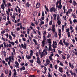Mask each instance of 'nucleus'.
I'll use <instances>...</instances> for the list:
<instances>
[{"instance_id": "27", "label": "nucleus", "mask_w": 77, "mask_h": 77, "mask_svg": "<svg viewBox=\"0 0 77 77\" xmlns=\"http://www.w3.org/2000/svg\"><path fill=\"white\" fill-rule=\"evenodd\" d=\"M57 47V45H52V47L54 48H56Z\"/></svg>"}, {"instance_id": "18", "label": "nucleus", "mask_w": 77, "mask_h": 77, "mask_svg": "<svg viewBox=\"0 0 77 77\" xmlns=\"http://www.w3.org/2000/svg\"><path fill=\"white\" fill-rule=\"evenodd\" d=\"M11 35L12 36H13L14 37V38H15L16 37V35H15V34H14V32H11Z\"/></svg>"}, {"instance_id": "14", "label": "nucleus", "mask_w": 77, "mask_h": 77, "mask_svg": "<svg viewBox=\"0 0 77 77\" xmlns=\"http://www.w3.org/2000/svg\"><path fill=\"white\" fill-rule=\"evenodd\" d=\"M45 40H43L42 42V46L43 47H44L45 46Z\"/></svg>"}, {"instance_id": "42", "label": "nucleus", "mask_w": 77, "mask_h": 77, "mask_svg": "<svg viewBox=\"0 0 77 77\" xmlns=\"http://www.w3.org/2000/svg\"><path fill=\"white\" fill-rule=\"evenodd\" d=\"M64 44L66 45L67 47H68L69 45V44L68 43L66 42V43H65Z\"/></svg>"}, {"instance_id": "23", "label": "nucleus", "mask_w": 77, "mask_h": 77, "mask_svg": "<svg viewBox=\"0 0 77 77\" xmlns=\"http://www.w3.org/2000/svg\"><path fill=\"white\" fill-rule=\"evenodd\" d=\"M60 16H59V15L58 14L57 17V21L60 20Z\"/></svg>"}, {"instance_id": "31", "label": "nucleus", "mask_w": 77, "mask_h": 77, "mask_svg": "<svg viewBox=\"0 0 77 77\" xmlns=\"http://www.w3.org/2000/svg\"><path fill=\"white\" fill-rule=\"evenodd\" d=\"M12 19H13V20H15V15H14V14H13V16H12V17H11Z\"/></svg>"}, {"instance_id": "62", "label": "nucleus", "mask_w": 77, "mask_h": 77, "mask_svg": "<svg viewBox=\"0 0 77 77\" xmlns=\"http://www.w3.org/2000/svg\"><path fill=\"white\" fill-rule=\"evenodd\" d=\"M49 59L50 60H53V59H52V57L49 56Z\"/></svg>"}, {"instance_id": "7", "label": "nucleus", "mask_w": 77, "mask_h": 77, "mask_svg": "<svg viewBox=\"0 0 77 77\" xmlns=\"http://www.w3.org/2000/svg\"><path fill=\"white\" fill-rule=\"evenodd\" d=\"M58 35H59V39H60V38L61 37V35H62V34H61V29H58Z\"/></svg>"}, {"instance_id": "45", "label": "nucleus", "mask_w": 77, "mask_h": 77, "mask_svg": "<svg viewBox=\"0 0 77 77\" xmlns=\"http://www.w3.org/2000/svg\"><path fill=\"white\" fill-rule=\"evenodd\" d=\"M61 1H62L61 0H59L58 1V4L59 5H61V4L62 3Z\"/></svg>"}, {"instance_id": "39", "label": "nucleus", "mask_w": 77, "mask_h": 77, "mask_svg": "<svg viewBox=\"0 0 77 77\" xmlns=\"http://www.w3.org/2000/svg\"><path fill=\"white\" fill-rule=\"evenodd\" d=\"M48 43H49V44H51V39L50 38L48 39Z\"/></svg>"}, {"instance_id": "8", "label": "nucleus", "mask_w": 77, "mask_h": 77, "mask_svg": "<svg viewBox=\"0 0 77 77\" xmlns=\"http://www.w3.org/2000/svg\"><path fill=\"white\" fill-rule=\"evenodd\" d=\"M69 72L71 74V75L72 76L74 75V76H76V74L75 72H72V70H70Z\"/></svg>"}, {"instance_id": "20", "label": "nucleus", "mask_w": 77, "mask_h": 77, "mask_svg": "<svg viewBox=\"0 0 77 77\" xmlns=\"http://www.w3.org/2000/svg\"><path fill=\"white\" fill-rule=\"evenodd\" d=\"M59 44L62 45V46H63V43L62 42V40H60V42H59Z\"/></svg>"}, {"instance_id": "40", "label": "nucleus", "mask_w": 77, "mask_h": 77, "mask_svg": "<svg viewBox=\"0 0 77 77\" xmlns=\"http://www.w3.org/2000/svg\"><path fill=\"white\" fill-rule=\"evenodd\" d=\"M11 57H12V60H14V53L13 52H11Z\"/></svg>"}, {"instance_id": "59", "label": "nucleus", "mask_w": 77, "mask_h": 77, "mask_svg": "<svg viewBox=\"0 0 77 77\" xmlns=\"http://www.w3.org/2000/svg\"><path fill=\"white\" fill-rule=\"evenodd\" d=\"M37 33H38L39 35H41V32H40L39 31L37 30Z\"/></svg>"}, {"instance_id": "51", "label": "nucleus", "mask_w": 77, "mask_h": 77, "mask_svg": "<svg viewBox=\"0 0 77 77\" xmlns=\"http://www.w3.org/2000/svg\"><path fill=\"white\" fill-rule=\"evenodd\" d=\"M8 73V70L7 69H6L5 71V74H7Z\"/></svg>"}, {"instance_id": "22", "label": "nucleus", "mask_w": 77, "mask_h": 77, "mask_svg": "<svg viewBox=\"0 0 77 77\" xmlns=\"http://www.w3.org/2000/svg\"><path fill=\"white\" fill-rule=\"evenodd\" d=\"M52 45H57V42H56V41H53V43L52 44Z\"/></svg>"}, {"instance_id": "43", "label": "nucleus", "mask_w": 77, "mask_h": 77, "mask_svg": "<svg viewBox=\"0 0 77 77\" xmlns=\"http://www.w3.org/2000/svg\"><path fill=\"white\" fill-rule=\"evenodd\" d=\"M61 57L64 60H65V58H66L65 56H64L63 55H62Z\"/></svg>"}, {"instance_id": "36", "label": "nucleus", "mask_w": 77, "mask_h": 77, "mask_svg": "<svg viewBox=\"0 0 77 77\" xmlns=\"http://www.w3.org/2000/svg\"><path fill=\"white\" fill-rule=\"evenodd\" d=\"M6 32V31L5 30H2V31H1V34H4V33H5Z\"/></svg>"}, {"instance_id": "38", "label": "nucleus", "mask_w": 77, "mask_h": 77, "mask_svg": "<svg viewBox=\"0 0 77 77\" xmlns=\"http://www.w3.org/2000/svg\"><path fill=\"white\" fill-rule=\"evenodd\" d=\"M64 27H65V26H64V25H63L62 26V27L61 28V29L62 30V31L63 32V30H64Z\"/></svg>"}, {"instance_id": "2", "label": "nucleus", "mask_w": 77, "mask_h": 77, "mask_svg": "<svg viewBox=\"0 0 77 77\" xmlns=\"http://www.w3.org/2000/svg\"><path fill=\"white\" fill-rule=\"evenodd\" d=\"M8 41L9 43H10L9 44H7V45H6V44L5 42H4L3 43V44H4V46L5 47H7V48H9H9H10V47H11L12 46V45L11 44V42H10V40H8Z\"/></svg>"}, {"instance_id": "53", "label": "nucleus", "mask_w": 77, "mask_h": 77, "mask_svg": "<svg viewBox=\"0 0 77 77\" xmlns=\"http://www.w3.org/2000/svg\"><path fill=\"white\" fill-rule=\"evenodd\" d=\"M54 67L55 69H57V65H55L54 66Z\"/></svg>"}, {"instance_id": "52", "label": "nucleus", "mask_w": 77, "mask_h": 77, "mask_svg": "<svg viewBox=\"0 0 77 77\" xmlns=\"http://www.w3.org/2000/svg\"><path fill=\"white\" fill-rule=\"evenodd\" d=\"M17 72H14L13 75V76L14 77H15V76L17 75Z\"/></svg>"}, {"instance_id": "17", "label": "nucleus", "mask_w": 77, "mask_h": 77, "mask_svg": "<svg viewBox=\"0 0 77 77\" xmlns=\"http://www.w3.org/2000/svg\"><path fill=\"white\" fill-rule=\"evenodd\" d=\"M33 42L35 43V45H37V44H38V42H37V41L36 40V39H33Z\"/></svg>"}, {"instance_id": "4", "label": "nucleus", "mask_w": 77, "mask_h": 77, "mask_svg": "<svg viewBox=\"0 0 77 77\" xmlns=\"http://www.w3.org/2000/svg\"><path fill=\"white\" fill-rule=\"evenodd\" d=\"M45 61L46 63L45 64V66H47V65H49V63H50V61L48 59H46L45 60Z\"/></svg>"}, {"instance_id": "50", "label": "nucleus", "mask_w": 77, "mask_h": 77, "mask_svg": "<svg viewBox=\"0 0 77 77\" xmlns=\"http://www.w3.org/2000/svg\"><path fill=\"white\" fill-rule=\"evenodd\" d=\"M12 62V61L10 59L9 60V61L8 62V63L9 65H10V64H11V62Z\"/></svg>"}, {"instance_id": "25", "label": "nucleus", "mask_w": 77, "mask_h": 77, "mask_svg": "<svg viewBox=\"0 0 77 77\" xmlns=\"http://www.w3.org/2000/svg\"><path fill=\"white\" fill-rule=\"evenodd\" d=\"M74 50L75 51V52H73V53H74L75 54V55L76 56H77V50L76 49H74Z\"/></svg>"}, {"instance_id": "3", "label": "nucleus", "mask_w": 77, "mask_h": 77, "mask_svg": "<svg viewBox=\"0 0 77 77\" xmlns=\"http://www.w3.org/2000/svg\"><path fill=\"white\" fill-rule=\"evenodd\" d=\"M50 12H55V14H57V9H55L54 7H52L51 8L50 10Z\"/></svg>"}, {"instance_id": "21", "label": "nucleus", "mask_w": 77, "mask_h": 77, "mask_svg": "<svg viewBox=\"0 0 77 77\" xmlns=\"http://www.w3.org/2000/svg\"><path fill=\"white\" fill-rule=\"evenodd\" d=\"M2 53L4 55L5 57H6V53L5 51H2Z\"/></svg>"}, {"instance_id": "35", "label": "nucleus", "mask_w": 77, "mask_h": 77, "mask_svg": "<svg viewBox=\"0 0 77 77\" xmlns=\"http://www.w3.org/2000/svg\"><path fill=\"white\" fill-rule=\"evenodd\" d=\"M68 38H69L71 36V34H70V32H68L67 33Z\"/></svg>"}, {"instance_id": "12", "label": "nucleus", "mask_w": 77, "mask_h": 77, "mask_svg": "<svg viewBox=\"0 0 77 77\" xmlns=\"http://www.w3.org/2000/svg\"><path fill=\"white\" fill-rule=\"evenodd\" d=\"M14 63L15 64V67L16 68H19L18 66H19V63L17 61H15L14 62Z\"/></svg>"}, {"instance_id": "24", "label": "nucleus", "mask_w": 77, "mask_h": 77, "mask_svg": "<svg viewBox=\"0 0 77 77\" xmlns=\"http://www.w3.org/2000/svg\"><path fill=\"white\" fill-rule=\"evenodd\" d=\"M47 50H48V48L47 46H46L45 48L43 50V51L46 52V51H47Z\"/></svg>"}, {"instance_id": "46", "label": "nucleus", "mask_w": 77, "mask_h": 77, "mask_svg": "<svg viewBox=\"0 0 77 77\" xmlns=\"http://www.w3.org/2000/svg\"><path fill=\"white\" fill-rule=\"evenodd\" d=\"M22 40L24 42H25L26 41V38H25L23 37L22 38Z\"/></svg>"}, {"instance_id": "47", "label": "nucleus", "mask_w": 77, "mask_h": 77, "mask_svg": "<svg viewBox=\"0 0 77 77\" xmlns=\"http://www.w3.org/2000/svg\"><path fill=\"white\" fill-rule=\"evenodd\" d=\"M52 30L53 33H55L56 32V29L55 28L52 29Z\"/></svg>"}, {"instance_id": "29", "label": "nucleus", "mask_w": 77, "mask_h": 77, "mask_svg": "<svg viewBox=\"0 0 77 77\" xmlns=\"http://www.w3.org/2000/svg\"><path fill=\"white\" fill-rule=\"evenodd\" d=\"M11 5H12V4H11L10 3H7V7L8 8H9L10 6H11Z\"/></svg>"}, {"instance_id": "32", "label": "nucleus", "mask_w": 77, "mask_h": 77, "mask_svg": "<svg viewBox=\"0 0 77 77\" xmlns=\"http://www.w3.org/2000/svg\"><path fill=\"white\" fill-rule=\"evenodd\" d=\"M63 9L64 11V14H65V13H66V9H65V6H64L63 7Z\"/></svg>"}, {"instance_id": "33", "label": "nucleus", "mask_w": 77, "mask_h": 77, "mask_svg": "<svg viewBox=\"0 0 77 77\" xmlns=\"http://www.w3.org/2000/svg\"><path fill=\"white\" fill-rule=\"evenodd\" d=\"M73 4H73L74 6H75V5H77V2H75V1L73 0Z\"/></svg>"}, {"instance_id": "63", "label": "nucleus", "mask_w": 77, "mask_h": 77, "mask_svg": "<svg viewBox=\"0 0 77 77\" xmlns=\"http://www.w3.org/2000/svg\"><path fill=\"white\" fill-rule=\"evenodd\" d=\"M46 23H48V17L46 18Z\"/></svg>"}, {"instance_id": "19", "label": "nucleus", "mask_w": 77, "mask_h": 77, "mask_svg": "<svg viewBox=\"0 0 77 77\" xmlns=\"http://www.w3.org/2000/svg\"><path fill=\"white\" fill-rule=\"evenodd\" d=\"M40 7V3H38L37 4L36 7V8H39V7Z\"/></svg>"}, {"instance_id": "44", "label": "nucleus", "mask_w": 77, "mask_h": 77, "mask_svg": "<svg viewBox=\"0 0 77 77\" xmlns=\"http://www.w3.org/2000/svg\"><path fill=\"white\" fill-rule=\"evenodd\" d=\"M68 11H69V13L70 14V12H72V9L71 8H70Z\"/></svg>"}, {"instance_id": "41", "label": "nucleus", "mask_w": 77, "mask_h": 77, "mask_svg": "<svg viewBox=\"0 0 77 77\" xmlns=\"http://www.w3.org/2000/svg\"><path fill=\"white\" fill-rule=\"evenodd\" d=\"M26 7H29V6H30V4H29V3L28 2H27L26 4Z\"/></svg>"}, {"instance_id": "1", "label": "nucleus", "mask_w": 77, "mask_h": 77, "mask_svg": "<svg viewBox=\"0 0 77 77\" xmlns=\"http://www.w3.org/2000/svg\"><path fill=\"white\" fill-rule=\"evenodd\" d=\"M6 14H7L8 16H7V18L8 20L7 23H6L5 25L6 26H8V24H11L12 23H11V21L9 20V13L7 11H6Z\"/></svg>"}, {"instance_id": "56", "label": "nucleus", "mask_w": 77, "mask_h": 77, "mask_svg": "<svg viewBox=\"0 0 77 77\" xmlns=\"http://www.w3.org/2000/svg\"><path fill=\"white\" fill-rule=\"evenodd\" d=\"M15 44H18V40H16V41L15 42Z\"/></svg>"}, {"instance_id": "49", "label": "nucleus", "mask_w": 77, "mask_h": 77, "mask_svg": "<svg viewBox=\"0 0 77 77\" xmlns=\"http://www.w3.org/2000/svg\"><path fill=\"white\" fill-rule=\"evenodd\" d=\"M72 16L73 18H76V16L75 15H74V14H72Z\"/></svg>"}, {"instance_id": "60", "label": "nucleus", "mask_w": 77, "mask_h": 77, "mask_svg": "<svg viewBox=\"0 0 77 77\" xmlns=\"http://www.w3.org/2000/svg\"><path fill=\"white\" fill-rule=\"evenodd\" d=\"M40 24H44V22L42 21V20L40 21Z\"/></svg>"}, {"instance_id": "10", "label": "nucleus", "mask_w": 77, "mask_h": 77, "mask_svg": "<svg viewBox=\"0 0 77 77\" xmlns=\"http://www.w3.org/2000/svg\"><path fill=\"white\" fill-rule=\"evenodd\" d=\"M5 8V5H4V4H2V5H1V8L2 9H3V11H4Z\"/></svg>"}, {"instance_id": "55", "label": "nucleus", "mask_w": 77, "mask_h": 77, "mask_svg": "<svg viewBox=\"0 0 77 77\" xmlns=\"http://www.w3.org/2000/svg\"><path fill=\"white\" fill-rule=\"evenodd\" d=\"M48 77H51V75H50V72H48Z\"/></svg>"}, {"instance_id": "13", "label": "nucleus", "mask_w": 77, "mask_h": 77, "mask_svg": "<svg viewBox=\"0 0 77 77\" xmlns=\"http://www.w3.org/2000/svg\"><path fill=\"white\" fill-rule=\"evenodd\" d=\"M2 2L3 3V4H4L5 8H7V4L6 3V0H2Z\"/></svg>"}, {"instance_id": "9", "label": "nucleus", "mask_w": 77, "mask_h": 77, "mask_svg": "<svg viewBox=\"0 0 77 77\" xmlns=\"http://www.w3.org/2000/svg\"><path fill=\"white\" fill-rule=\"evenodd\" d=\"M58 70L60 72H63V68L59 67L58 69Z\"/></svg>"}, {"instance_id": "26", "label": "nucleus", "mask_w": 77, "mask_h": 77, "mask_svg": "<svg viewBox=\"0 0 77 77\" xmlns=\"http://www.w3.org/2000/svg\"><path fill=\"white\" fill-rule=\"evenodd\" d=\"M9 39H10V41H12V36L11 35H10L9 36Z\"/></svg>"}, {"instance_id": "6", "label": "nucleus", "mask_w": 77, "mask_h": 77, "mask_svg": "<svg viewBox=\"0 0 77 77\" xmlns=\"http://www.w3.org/2000/svg\"><path fill=\"white\" fill-rule=\"evenodd\" d=\"M56 7L57 8L58 10H59V9H61L62 8V5L61 4H59V5H56Z\"/></svg>"}, {"instance_id": "30", "label": "nucleus", "mask_w": 77, "mask_h": 77, "mask_svg": "<svg viewBox=\"0 0 77 77\" xmlns=\"http://www.w3.org/2000/svg\"><path fill=\"white\" fill-rule=\"evenodd\" d=\"M51 36V35L50 33H48V35L47 36V38H50Z\"/></svg>"}, {"instance_id": "11", "label": "nucleus", "mask_w": 77, "mask_h": 77, "mask_svg": "<svg viewBox=\"0 0 77 77\" xmlns=\"http://www.w3.org/2000/svg\"><path fill=\"white\" fill-rule=\"evenodd\" d=\"M69 66H70L72 69H74V65L71 64L72 63L71 62L69 63Z\"/></svg>"}, {"instance_id": "16", "label": "nucleus", "mask_w": 77, "mask_h": 77, "mask_svg": "<svg viewBox=\"0 0 77 77\" xmlns=\"http://www.w3.org/2000/svg\"><path fill=\"white\" fill-rule=\"evenodd\" d=\"M31 57H32V56H31V55H29L28 56H27V55H26V57L27 59H32Z\"/></svg>"}, {"instance_id": "37", "label": "nucleus", "mask_w": 77, "mask_h": 77, "mask_svg": "<svg viewBox=\"0 0 77 77\" xmlns=\"http://www.w3.org/2000/svg\"><path fill=\"white\" fill-rule=\"evenodd\" d=\"M57 23L58 25H60L61 24V22L60 20H57Z\"/></svg>"}, {"instance_id": "54", "label": "nucleus", "mask_w": 77, "mask_h": 77, "mask_svg": "<svg viewBox=\"0 0 77 77\" xmlns=\"http://www.w3.org/2000/svg\"><path fill=\"white\" fill-rule=\"evenodd\" d=\"M50 67L51 68H53V65H52V63H51L49 64Z\"/></svg>"}, {"instance_id": "28", "label": "nucleus", "mask_w": 77, "mask_h": 77, "mask_svg": "<svg viewBox=\"0 0 77 77\" xmlns=\"http://www.w3.org/2000/svg\"><path fill=\"white\" fill-rule=\"evenodd\" d=\"M42 54H43L44 55L47 56V54H48V53L47 52H44L43 51L42 52Z\"/></svg>"}, {"instance_id": "58", "label": "nucleus", "mask_w": 77, "mask_h": 77, "mask_svg": "<svg viewBox=\"0 0 77 77\" xmlns=\"http://www.w3.org/2000/svg\"><path fill=\"white\" fill-rule=\"evenodd\" d=\"M21 23H18L17 24V26H21Z\"/></svg>"}, {"instance_id": "61", "label": "nucleus", "mask_w": 77, "mask_h": 77, "mask_svg": "<svg viewBox=\"0 0 77 77\" xmlns=\"http://www.w3.org/2000/svg\"><path fill=\"white\" fill-rule=\"evenodd\" d=\"M62 53V51H60L59 50H58V53H59V54H61V53Z\"/></svg>"}, {"instance_id": "5", "label": "nucleus", "mask_w": 77, "mask_h": 77, "mask_svg": "<svg viewBox=\"0 0 77 77\" xmlns=\"http://www.w3.org/2000/svg\"><path fill=\"white\" fill-rule=\"evenodd\" d=\"M26 43H24V45L22 43L21 44V47H22L23 48L24 50L26 49Z\"/></svg>"}, {"instance_id": "48", "label": "nucleus", "mask_w": 77, "mask_h": 77, "mask_svg": "<svg viewBox=\"0 0 77 77\" xmlns=\"http://www.w3.org/2000/svg\"><path fill=\"white\" fill-rule=\"evenodd\" d=\"M3 20H5V21H6V17L5 16H4L3 17Z\"/></svg>"}, {"instance_id": "64", "label": "nucleus", "mask_w": 77, "mask_h": 77, "mask_svg": "<svg viewBox=\"0 0 77 77\" xmlns=\"http://www.w3.org/2000/svg\"><path fill=\"white\" fill-rule=\"evenodd\" d=\"M73 22L74 23H77V20L76 19H74L73 20Z\"/></svg>"}, {"instance_id": "15", "label": "nucleus", "mask_w": 77, "mask_h": 77, "mask_svg": "<svg viewBox=\"0 0 77 77\" xmlns=\"http://www.w3.org/2000/svg\"><path fill=\"white\" fill-rule=\"evenodd\" d=\"M29 52H30V55L31 56H32L33 54V51L32 50H30Z\"/></svg>"}, {"instance_id": "57", "label": "nucleus", "mask_w": 77, "mask_h": 77, "mask_svg": "<svg viewBox=\"0 0 77 77\" xmlns=\"http://www.w3.org/2000/svg\"><path fill=\"white\" fill-rule=\"evenodd\" d=\"M11 72L9 71V73L8 77H11Z\"/></svg>"}, {"instance_id": "34", "label": "nucleus", "mask_w": 77, "mask_h": 77, "mask_svg": "<svg viewBox=\"0 0 77 77\" xmlns=\"http://www.w3.org/2000/svg\"><path fill=\"white\" fill-rule=\"evenodd\" d=\"M36 62L38 63V64H40V63H41V61L40 60H37Z\"/></svg>"}]
</instances>
